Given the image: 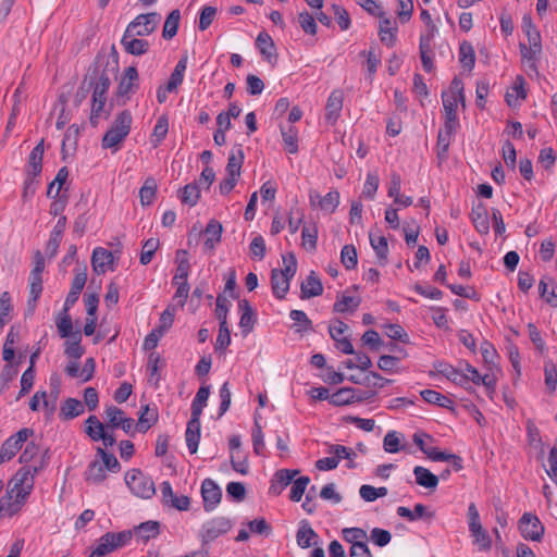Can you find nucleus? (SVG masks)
I'll list each match as a JSON object with an SVG mask.
<instances>
[{"mask_svg":"<svg viewBox=\"0 0 557 557\" xmlns=\"http://www.w3.org/2000/svg\"><path fill=\"white\" fill-rule=\"evenodd\" d=\"M133 117L128 110H123L114 119L112 125L103 135L101 147L103 149H114L116 151L120 145L128 136L132 127Z\"/></svg>","mask_w":557,"mask_h":557,"instance_id":"obj_1","label":"nucleus"},{"mask_svg":"<svg viewBox=\"0 0 557 557\" xmlns=\"http://www.w3.org/2000/svg\"><path fill=\"white\" fill-rule=\"evenodd\" d=\"M109 67L103 66V55L96 57L94 66L89 69L87 78L88 88H92V95L99 97H107V92L111 85V79L108 74Z\"/></svg>","mask_w":557,"mask_h":557,"instance_id":"obj_2","label":"nucleus"},{"mask_svg":"<svg viewBox=\"0 0 557 557\" xmlns=\"http://www.w3.org/2000/svg\"><path fill=\"white\" fill-rule=\"evenodd\" d=\"M125 483L137 497L149 499L156 494L154 482L139 469L127 471Z\"/></svg>","mask_w":557,"mask_h":557,"instance_id":"obj_3","label":"nucleus"},{"mask_svg":"<svg viewBox=\"0 0 557 557\" xmlns=\"http://www.w3.org/2000/svg\"><path fill=\"white\" fill-rule=\"evenodd\" d=\"M132 535L133 534L131 531H123L117 533L108 532L100 537L98 545L88 557L106 556L107 554L127 544L131 541Z\"/></svg>","mask_w":557,"mask_h":557,"instance_id":"obj_4","label":"nucleus"},{"mask_svg":"<svg viewBox=\"0 0 557 557\" xmlns=\"http://www.w3.org/2000/svg\"><path fill=\"white\" fill-rule=\"evenodd\" d=\"M29 494V491L20 488V486L8 485L5 495L0 499V512L10 517L16 515L26 503Z\"/></svg>","mask_w":557,"mask_h":557,"instance_id":"obj_5","label":"nucleus"},{"mask_svg":"<svg viewBox=\"0 0 557 557\" xmlns=\"http://www.w3.org/2000/svg\"><path fill=\"white\" fill-rule=\"evenodd\" d=\"M469 530L471 535L475 539V543L480 545V549L488 550L492 546V541L488 533L483 529L479 511L473 503L468 507Z\"/></svg>","mask_w":557,"mask_h":557,"instance_id":"obj_6","label":"nucleus"},{"mask_svg":"<svg viewBox=\"0 0 557 557\" xmlns=\"http://www.w3.org/2000/svg\"><path fill=\"white\" fill-rule=\"evenodd\" d=\"M518 528L521 535L525 540L534 542H540L545 532V528L540 519L531 512H525L522 515L518 522Z\"/></svg>","mask_w":557,"mask_h":557,"instance_id":"obj_7","label":"nucleus"},{"mask_svg":"<svg viewBox=\"0 0 557 557\" xmlns=\"http://www.w3.org/2000/svg\"><path fill=\"white\" fill-rule=\"evenodd\" d=\"M158 20L157 13L139 14L128 24L126 33L139 37L150 35L156 29Z\"/></svg>","mask_w":557,"mask_h":557,"instance_id":"obj_8","label":"nucleus"},{"mask_svg":"<svg viewBox=\"0 0 557 557\" xmlns=\"http://www.w3.org/2000/svg\"><path fill=\"white\" fill-rule=\"evenodd\" d=\"M231 528L232 522L225 517H218L206 522L201 532L202 544L214 541L220 535L227 533Z\"/></svg>","mask_w":557,"mask_h":557,"instance_id":"obj_9","label":"nucleus"},{"mask_svg":"<svg viewBox=\"0 0 557 557\" xmlns=\"http://www.w3.org/2000/svg\"><path fill=\"white\" fill-rule=\"evenodd\" d=\"M106 416L108 418L107 429H122L125 433L134 432L135 421L132 418L124 416V411L116 407L110 406L106 409Z\"/></svg>","mask_w":557,"mask_h":557,"instance_id":"obj_10","label":"nucleus"},{"mask_svg":"<svg viewBox=\"0 0 557 557\" xmlns=\"http://www.w3.org/2000/svg\"><path fill=\"white\" fill-rule=\"evenodd\" d=\"M339 193L337 190L329 191L324 197L315 191L311 190L309 193V202L311 207H318L322 211L327 213H333L339 205Z\"/></svg>","mask_w":557,"mask_h":557,"instance_id":"obj_11","label":"nucleus"},{"mask_svg":"<svg viewBox=\"0 0 557 557\" xmlns=\"http://www.w3.org/2000/svg\"><path fill=\"white\" fill-rule=\"evenodd\" d=\"M201 496L205 510L212 511L221 502L222 491L213 480L206 479L201 484Z\"/></svg>","mask_w":557,"mask_h":557,"instance_id":"obj_12","label":"nucleus"},{"mask_svg":"<svg viewBox=\"0 0 557 557\" xmlns=\"http://www.w3.org/2000/svg\"><path fill=\"white\" fill-rule=\"evenodd\" d=\"M113 263V255L110 250L97 247L92 251L91 256V265L92 270L97 274H104L109 268Z\"/></svg>","mask_w":557,"mask_h":557,"instance_id":"obj_13","label":"nucleus"},{"mask_svg":"<svg viewBox=\"0 0 557 557\" xmlns=\"http://www.w3.org/2000/svg\"><path fill=\"white\" fill-rule=\"evenodd\" d=\"M323 285L314 271H311L306 281L300 285V298L308 299L322 295Z\"/></svg>","mask_w":557,"mask_h":557,"instance_id":"obj_14","label":"nucleus"},{"mask_svg":"<svg viewBox=\"0 0 557 557\" xmlns=\"http://www.w3.org/2000/svg\"><path fill=\"white\" fill-rule=\"evenodd\" d=\"M238 309L240 311L239 326L244 336L248 335L256 324V314L247 299L239 300Z\"/></svg>","mask_w":557,"mask_h":557,"instance_id":"obj_15","label":"nucleus"},{"mask_svg":"<svg viewBox=\"0 0 557 557\" xmlns=\"http://www.w3.org/2000/svg\"><path fill=\"white\" fill-rule=\"evenodd\" d=\"M222 232L223 226L218 220L212 219L208 222L203 231L206 235V240L203 244L205 250L212 251L215 248L216 244L221 242Z\"/></svg>","mask_w":557,"mask_h":557,"instance_id":"obj_16","label":"nucleus"},{"mask_svg":"<svg viewBox=\"0 0 557 557\" xmlns=\"http://www.w3.org/2000/svg\"><path fill=\"white\" fill-rule=\"evenodd\" d=\"M107 97H91V109L89 122L92 127H97L101 119L107 120L110 116V108L106 109Z\"/></svg>","mask_w":557,"mask_h":557,"instance_id":"obj_17","label":"nucleus"},{"mask_svg":"<svg viewBox=\"0 0 557 557\" xmlns=\"http://www.w3.org/2000/svg\"><path fill=\"white\" fill-rule=\"evenodd\" d=\"M471 221L475 227V230L480 234H487L490 231V222L487 209L484 203L479 202L472 207L471 211Z\"/></svg>","mask_w":557,"mask_h":557,"instance_id":"obj_18","label":"nucleus"},{"mask_svg":"<svg viewBox=\"0 0 557 557\" xmlns=\"http://www.w3.org/2000/svg\"><path fill=\"white\" fill-rule=\"evenodd\" d=\"M343 101L344 94L341 89H335L331 92L325 107V117L327 121L334 123L338 119L343 108Z\"/></svg>","mask_w":557,"mask_h":557,"instance_id":"obj_19","label":"nucleus"},{"mask_svg":"<svg viewBox=\"0 0 557 557\" xmlns=\"http://www.w3.org/2000/svg\"><path fill=\"white\" fill-rule=\"evenodd\" d=\"M45 140L41 139L30 151L27 162L26 174H30L33 176H39L42 171V157L45 152L44 147Z\"/></svg>","mask_w":557,"mask_h":557,"instance_id":"obj_20","label":"nucleus"},{"mask_svg":"<svg viewBox=\"0 0 557 557\" xmlns=\"http://www.w3.org/2000/svg\"><path fill=\"white\" fill-rule=\"evenodd\" d=\"M136 35L124 33L121 44L125 51L133 55H141L148 51L147 40L135 38Z\"/></svg>","mask_w":557,"mask_h":557,"instance_id":"obj_21","label":"nucleus"},{"mask_svg":"<svg viewBox=\"0 0 557 557\" xmlns=\"http://www.w3.org/2000/svg\"><path fill=\"white\" fill-rule=\"evenodd\" d=\"M185 436L190 454L197 453L200 440V418L190 417L187 423Z\"/></svg>","mask_w":557,"mask_h":557,"instance_id":"obj_22","label":"nucleus"},{"mask_svg":"<svg viewBox=\"0 0 557 557\" xmlns=\"http://www.w3.org/2000/svg\"><path fill=\"white\" fill-rule=\"evenodd\" d=\"M84 412V404L76 399L69 397L61 405L59 417L63 421L72 420Z\"/></svg>","mask_w":557,"mask_h":557,"instance_id":"obj_23","label":"nucleus"},{"mask_svg":"<svg viewBox=\"0 0 557 557\" xmlns=\"http://www.w3.org/2000/svg\"><path fill=\"white\" fill-rule=\"evenodd\" d=\"M434 368L437 371V373L444 375L449 381L460 386H463L469 382L468 374L460 372L459 370L455 369L453 366L448 363L440 362L435 364Z\"/></svg>","mask_w":557,"mask_h":557,"instance_id":"obj_24","label":"nucleus"},{"mask_svg":"<svg viewBox=\"0 0 557 557\" xmlns=\"http://www.w3.org/2000/svg\"><path fill=\"white\" fill-rule=\"evenodd\" d=\"M432 34L421 35L420 37V58L425 72H432L434 69L432 57L430 55L432 52Z\"/></svg>","mask_w":557,"mask_h":557,"instance_id":"obj_25","label":"nucleus"},{"mask_svg":"<svg viewBox=\"0 0 557 557\" xmlns=\"http://www.w3.org/2000/svg\"><path fill=\"white\" fill-rule=\"evenodd\" d=\"M138 72L135 66H128L117 86V95L125 96L137 87Z\"/></svg>","mask_w":557,"mask_h":557,"instance_id":"obj_26","label":"nucleus"},{"mask_svg":"<svg viewBox=\"0 0 557 557\" xmlns=\"http://www.w3.org/2000/svg\"><path fill=\"white\" fill-rule=\"evenodd\" d=\"M397 27L392 26V21L388 17H380L379 36L380 40L387 47H393L396 42Z\"/></svg>","mask_w":557,"mask_h":557,"instance_id":"obj_27","label":"nucleus"},{"mask_svg":"<svg viewBox=\"0 0 557 557\" xmlns=\"http://www.w3.org/2000/svg\"><path fill=\"white\" fill-rule=\"evenodd\" d=\"M244 151L242 149V145L235 146L228 157L227 164H226V172L227 174L240 176L242 173V166L244 162Z\"/></svg>","mask_w":557,"mask_h":557,"instance_id":"obj_28","label":"nucleus"},{"mask_svg":"<svg viewBox=\"0 0 557 557\" xmlns=\"http://www.w3.org/2000/svg\"><path fill=\"white\" fill-rule=\"evenodd\" d=\"M42 293V276L36 275V274H29V298L27 301L28 312L33 313L37 300L39 299L40 295Z\"/></svg>","mask_w":557,"mask_h":557,"instance_id":"obj_29","label":"nucleus"},{"mask_svg":"<svg viewBox=\"0 0 557 557\" xmlns=\"http://www.w3.org/2000/svg\"><path fill=\"white\" fill-rule=\"evenodd\" d=\"M413 474L416 476L417 484L420 486L434 490L438 485V476L424 467H414Z\"/></svg>","mask_w":557,"mask_h":557,"instance_id":"obj_30","label":"nucleus"},{"mask_svg":"<svg viewBox=\"0 0 557 557\" xmlns=\"http://www.w3.org/2000/svg\"><path fill=\"white\" fill-rule=\"evenodd\" d=\"M256 45L267 61L270 62L276 58L274 41L268 33L261 32L256 39Z\"/></svg>","mask_w":557,"mask_h":557,"instance_id":"obj_31","label":"nucleus"},{"mask_svg":"<svg viewBox=\"0 0 557 557\" xmlns=\"http://www.w3.org/2000/svg\"><path fill=\"white\" fill-rule=\"evenodd\" d=\"M289 281L282 275L281 271L273 269L271 272V286L273 294L278 298H285L289 290Z\"/></svg>","mask_w":557,"mask_h":557,"instance_id":"obj_32","label":"nucleus"},{"mask_svg":"<svg viewBox=\"0 0 557 557\" xmlns=\"http://www.w3.org/2000/svg\"><path fill=\"white\" fill-rule=\"evenodd\" d=\"M423 400L429 404L436 405L441 408H446L454 410V401L447 396L434 391V389H424L420 393Z\"/></svg>","mask_w":557,"mask_h":557,"instance_id":"obj_33","label":"nucleus"},{"mask_svg":"<svg viewBox=\"0 0 557 557\" xmlns=\"http://www.w3.org/2000/svg\"><path fill=\"white\" fill-rule=\"evenodd\" d=\"M522 27L527 34L529 44L532 46L533 52H541V35L535 26L532 24V20L530 16L524 15L522 18Z\"/></svg>","mask_w":557,"mask_h":557,"instance_id":"obj_34","label":"nucleus"},{"mask_svg":"<svg viewBox=\"0 0 557 557\" xmlns=\"http://www.w3.org/2000/svg\"><path fill=\"white\" fill-rule=\"evenodd\" d=\"M370 244L373 250L376 253L379 264L385 265L387 263V255H388V244L387 239L384 236H373L372 233L369 234Z\"/></svg>","mask_w":557,"mask_h":557,"instance_id":"obj_35","label":"nucleus"},{"mask_svg":"<svg viewBox=\"0 0 557 557\" xmlns=\"http://www.w3.org/2000/svg\"><path fill=\"white\" fill-rule=\"evenodd\" d=\"M55 325H57L59 335L62 338L74 337L75 330L73 327L72 318L69 314V312L60 311L55 318Z\"/></svg>","mask_w":557,"mask_h":557,"instance_id":"obj_36","label":"nucleus"},{"mask_svg":"<svg viewBox=\"0 0 557 557\" xmlns=\"http://www.w3.org/2000/svg\"><path fill=\"white\" fill-rule=\"evenodd\" d=\"M81 341H82V332L79 329H76L75 330V333H74V337L72 338H67V341L65 342V349H64V352L66 356H69L70 358H74V359H79L85 350L84 348L81 346Z\"/></svg>","mask_w":557,"mask_h":557,"instance_id":"obj_37","label":"nucleus"},{"mask_svg":"<svg viewBox=\"0 0 557 557\" xmlns=\"http://www.w3.org/2000/svg\"><path fill=\"white\" fill-rule=\"evenodd\" d=\"M34 480L33 476H30V472L28 468H20L17 472L12 476V479L9 481V486H20V488L27 490L32 492L34 487Z\"/></svg>","mask_w":557,"mask_h":557,"instance_id":"obj_38","label":"nucleus"},{"mask_svg":"<svg viewBox=\"0 0 557 557\" xmlns=\"http://www.w3.org/2000/svg\"><path fill=\"white\" fill-rule=\"evenodd\" d=\"M178 193L181 201L189 207L196 206L200 197V190L197 183L185 185L182 189L178 190Z\"/></svg>","mask_w":557,"mask_h":557,"instance_id":"obj_39","label":"nucleus"},{"mask_svg":"<svg viewBox=\"0 0 557 557\" xmlns=\"http://www.w3.org/2000/svg\"><path fill=\"white\" fill-rule=\"evenodd\" d=\"M158 421V412L157 409L150 408L149 405H145L141 407L140 416L138 419L137 428L139 432H146L151 425L156 424Z\"/></svg>","mask_w":557,"mask_h":557,"instance_id":"obj_40","label":"nucleus"},{"mask_svg":"<svg viewBox=\"0 0 557 557\" xmlns=\"http://www.w3.org/2000/svg\"><path fill=\"white\" fill-rule=\"evenodd\" d=\"M134 532L139 539L146 542L158 536L160 533V524L158 521H146L136 527Z\"/></svg>","mask_w":557,"mask_h":557,"instance_id":"obj_41","label":"nucleus"},{"mask_svg":"<svg viewBox=\"0 0 557 557\" xmlns=\"http://www.w3.org/2000/svg\"><path fill=\"white\" fill-rule=\"evenodd\" d=\"M356 388L342 387L331 395L330 403L334 406H344L355 403Z\"/></svg>","mask_w":557,"mask_h":557,"instance_id":"obj_42","label":"nucleus"},{"mask_svg":"<svg viewBox=\"0 0 557 557\" xmlns=\"http://www.w3.org/2000/svg\"><path fill=\"white\" fill-rule=\"evenodd\" d=\"M157 194V182L153 177L146 178L144 185L139 189V199L141 206H149L152 203Z\"/></svg>","mask_w":557,"mask_h":557,"instance_id":"obj_43","label":"nucleus"},{"mask_svg":"<svg viewBox=\"0 0 557 557\" xmlns=\"http://www.w3.org/2000/svg\"><path fill=\"white\" fill-rule=\"evenodd\" d=\"M187 67V57L184 55L181 58V60L176 63L174 71L172 72L170 79L168 82V89L169 90H175L184 79V73Z\"/></svg>","mask_w":557,"mask_h":557,"instance_id":"obj_44","label":"nucleus"},{"mask_svg":"<svg viewBox=\"0 0 557 557\" xmlns=\"http://www.w3.org/2000/svg\"><path fill=\"white\" fill-rule=\"evenodd\" d=\"M210 395V386H201L193 403H191V416L190 417H197L200 418L202 413V409L207 404V400Z\"/></svg>","mask_w":557,"mask_h":557,"instance_id":"obj_45","label":"nucleus"},{"mask_svg":"<svg viewBox=\"0 0 557 557\" xmlns=\"http://www.w3.org/2000/svg\"><path fill=\"white\" fill-rule=\"evenodd\" d=\"M525 81L523 76H517L515 84H513V91H517V96L513 95V92L507 91L505 96V100L509 107H516L518 104V99H525L527 98V91L524 89Z\"/></svg>","mask_w":557,"mask_h":557,"instance_id":"obj_46","label":"nucleus"},{"mask_svg":"<svg viewBox=\"0 0 557 557\" xmlns=\"http://www.w3.org/2000/svg\"><path fill=\"white\" fill-rule=\"evenodd\" d=\"M459 62L465 69L472 70L474 67L475 53L473 46L468 41H463L460 44Z\"/></svg>","mask_w":557,"mask_h":557,"instance_id":"obj_47","label":"nucleus"},{"mask_svg":"<svg viewBox=\"0 0 557 557\" xmlns=\"http://www.w3.org/2000/svg\"><path fill=\"white\" fill-rule=\"evenodd\" d=\"M317 537V533L311 528L309 522L301 521L300 528L297 531L296 539L297 544L302 548H308L311 546V540Z\"/></svg>","mask_w":557,"mask_h":557,"instance_id":"obj_48","label":"nucleus"},{"mask_svg":"<svg viewBox=\"0 0 557 557\" xmlns=\"http://www.w3.org/2000/svg\"><path fill=\"white\" fill-rule=\"evenodd\" d=\"M180 18H181L180 10L175 9L170 12V14L168 15V17L165 20L163 32H162L163 38L171 39L176 35L178 25H180Z\"/></svg>","mask_w":557,"mask_h":557,"instance_id":"obj_49","label":"nucleus"},{"mask_svg":"<svg viewBox=\"0 0 557 557\" xmlns=\"http://www.w3.org/2000/svg\"><path fill=\"white\" fill-rule=\"evenodd\" d=\"M168 132L169 119L166 115H161L157 121L151 137V144L154 148H157L161 144V141L166 137Z\"/></svg>","mask_w":557,"mask_h":557,"instance_id":"obj_50","label":"nucleus"},{"mask_svg":"<svg viewBox=\"0 0 557 557\" xmlns=\"http://www.w3.org/2000/svg\"><path fill=\"white\" fill-rule=\"evenodd\" d=\"M281 133L286 150L292 154L297 153L298 132L296 127L289 126L287 129H285L283 126H281Z\"/></svg>","mask_w":557,"mask_h":557,"instance_id":"obj_51","label":"nucleus"},{"mask_svg":"<svg viewBox=\"0 0 557 557\" xmlns=\"http://www.w3.org/2000/svg\"><path fill=\"white\" fill-rule=\"evenodd\" d=\"M97 457H100L103 468L110 472L116 473L121 470V465L113 454L107 453L103 448L97 447Z\"/></svg>","mask_w":557,"mask_h":557,"instance_id":"obj_52","label":"nucleus"},{"mask_svg":"<svg viewBox=\"0 0 557 557\" xmlns=\"http://www.w3.org/2000/svg\"><path fill=\"white\" fill-rule=\"evenodd\" d=\"M69 177V170L66 166H62L58 173L55 178L49 184L47 196L50 198H57L59 196L60 189L62 185Z\"/></svg>","mask_w":557,"mask_h":557,"instance_id":"obj_53","label":"nucleus"},{"mask_svg":"<svg viewBox=\"0 0 557 557\" xmlns=\"http://www.w3.org/2000/svg\"><path fill=\"white\" fill-rule=\"evenodd\" d=\"M161 358L158 354L151 352L148 357L147 370L149 371L148 383L157 387L160 381L159 362Z\"/></svg>","mask_w":557,"mask_h":557,"instance_id":"obj_54","label":"nucleus"},{"mask_svg":"<svg viewBox=\"0 0 557 557\" xmlns=\"http://www.w3.org/2000/svg\"><path fill=\"white\" fill-rule=\"evenodd\" d=\"M290 319L295 322L297 333L307 332L312 329V322L302 310H292Z\"/></svg>","mask_w":557,"mask_h":557,"instance_id":"obj_55","label":"nucleus"},{"mask_svg":"<svg viewBox=\"0 0 557 557\" xmlns=\"http://www.w3.org/2000/svg\"><path fill=\"white\" fill-rule=\"evenodd\" d=\"M159 246H160V242L158 238H154V237L148 238L144 243L141 252H140V263L143 265H147L148 263H150V261L152 260V257H153L154 252L157 251V249L159 248Z\"/></svg>","mask_w":557,"mask_h":557,"instance_id":"obj_56","label":"nucleus"},{"mask_svg":"<svg viewBox=\"0 0 557 557\" xmlns=\"http://www.w3.org/2000/svg\"><path fill=\"white\" fill-rule=\"evenodd\" d=\"M106 469L99 460H94L89 463L86 480L92 481L94 483H100L106 479Z\"/></svg>","mask_w":557,"mask_h":557,"instance_id":"obj_57","label":"nucleus"},{"mask_svg":"<svg viewBox=\"0 0 557 557\" xmlns=\"http://www.w3.org/2000/svg\"><path fill=\"white\" fill-rule=\"evenodd\" d=\"M361 302L360 298L351 297V296H343L341 299H337L334 304L333 310L335 312H346V311H355Z\"/></svg>","mask_w":557,"mask_h":557,"instance_id":"obj_58","label":"nucleus"},{"mask_svg":"<svg viewBox=\"0 0 557 557\" xmlns=\"http://www.w3.org/2000/svg\"><path fill=\"white\" fill-rule=\"evenodd\" d=\"M20 449L21 447L15 440L11 437L5 440L0 448V465L11 460Z\"/></svg>","mask_w":557,"mask_h":557,"instance_id":"obj_59","label":"nucleus"},{"mask_svg":"<svg viewBox=\"0 0 557 557\" xmlns=\"http://www.w3.org/2000/svg\"><path fill=\"white\" fill-rule=\"evenodd\" d=\"M341 261L347 270L355 269L357 265V250L354 245H345L341 252Z\"/></svg>","mask_w":557,"mask_h":557,"instance_id":"obj_60","label":"nucleus"},{"mask_svg":"<svg viewBox=\"0 0 557 557\" xmlns=\"http://www.w3.org/2000/svg\"><path fill=\"white\" fill-rule=\"evenodd\" d=\"M302 246L308 250H315L318 240V228L315 225L312 227L304 226L301 231Z\"/></svg>","mask_w":557,"mask_h":557,"instance_id":"obj_61","label":"nucleus"},{"mask_svg":"<svg viewBox=\"0 0 557 557\" xmlns=\"http://www.w3.org/2000/svg\"><path fill=\"white\" fill-rule=\"evenodd\" d=\"M344 539L355 545V543H367L368 534L360 528H347L343 530Z\"/></svg>","mask_w":557,"mask_h":557,"instance_id":"obj_62","label":"nucleus"},{"mask_svg":"<svg viewBox=\"0 0 557 557\" xmlns=\"http://www.w3.org/2000/svg\"><path fill=\"white\" fill-rule=\"evenodd\" d=\"M176 309L174 306H168V308L161 313L160 324L156 329L158 333L164 334L173 324Z\"/></svg>","mask_w":557,"mask_h":557,"instance_id":"obj_63","label":"nucleus"},{"mask_svg":"<svg viewBox=\"0 0 557 557\" xmlns=\"http://www.w3.org/2000/svg\"><path fill=\"white\" fill-rule=\"evenodd\" d=\"M298 22L301 29L309 35H315L318 30V25L315 23L314 17L307 11H304L298 16Z\"/></svg>","mask_w":557,"mask_h":557,"instance_id":"obj_64","label":"nucleus"}]
</instances>
